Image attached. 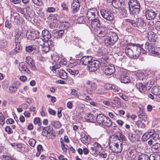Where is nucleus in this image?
Listing matches in <instances>:
<instances>
[{
  "label": "nucleus",
  "mask_w": 160,
  "mask_h": 160,
  "mask_svg": "<svg viewBox=\"0 0 160 160\" xmlns=\"http://www.w3.org/2000/svg\"><path fill=\"white\" fill-rule=\"evenodd\" d=\"M149 156L146 154H142L139 156V160H149Z\"/></svg>",
  "instance_id": "nucleus-47"
},
{
  "label": "nucleus",
  "mask_w": 160,
  "mask_h": 160,
  "mask_svg": "<svg viewBox=\"0 0 160 160\" xmlns=\"http://www.w3.org/2000/svg\"><path fill=\"white\" fill-rule=\"evenodd\" d=\"M81 139L82 142L85 144H88L89 142V140L88 136L85 134H82L81 135Z\"/></svg>",
  "instance_id": "nucleus-34"
},
{
  "label": "nucleus",
  "mask_w": 160,
  "mask_h": 160,
  "mask_svg": "<svg viewBox=\"0 0 160 160\" xmlns=\"http://www.w3.org/2000/svg\"><path fill=\"white\" fill-rule=\"evenodd\" d=\"M120 144L119 146L118 142H113L112 145H110V149L113 152L116 153L120 152L122 150V143H121Z\"/></svg>",
  "instance_id": "nucleus-7"
},
{
  "label": "nucleus",
  "mask_w": 160,
  "mask_h": 160,
  "mask_svg": "<svg viewBox=\"0 0 160 160\" xmlns=\"http://www.w3.org/2000/svg\"><path fill=\"white\" fill-rule=\"evenodd\" d=\"M106 117L102 114H99L96 118V121L98 124L101 125L103 120L105 119Z\"/></svg>",
  "instance_id": "nucleus-27"
},
{
  "label": "nucleus",
  "mask_w": 160,
  "mask_h": 160,
  "mask_svg": "<svg viewBox=\"0 0 160 160\" xmlns=\"http://www.w3.org/2000/svg\"><path fill=\"white\" fill-rule=\"evenodd\" d=\"M33 2L35 4L39 6L42 5V2L41 0H32Z\"/></svg>",
  "instance_id": "nucleus-51"
},
{
  "label": "nucleus",
  "mask_w": 160,
  "mask_h": 160,
  "mask_svg": "<svg viewBox=\"0 0 160 160\" xmlns=\"http://www.w3.org/2000/svg\"><path fill=\"white\" fill-rule=\"evenodd\" d=\"M39 44L42 46V51L45 53L48 52L49 51L50 48L53 46V42L51 40L43 42V43L42 42H39Z\"/></svg>",
  "instance_id": "nucleus-4"
},
{
  "label": "nucleus",
  "mask_w": 160,
  "mask_h": 160,
  "mask_svg": "<svg viewBox=\"0 0 160 160\" xmlns=\"http://www.w3.org/2000/svg\"><path fill=\"white\" fill-rule=\"evenodd\" d=\"M97 84L95 82H92L91 83V89L89 88H87V92L89 94H92V92L94 91L97 88Z\"/></svg>",
  "instance_id": "nucleus-32"
},
{
  "label": "nucleus",
  "mask_w": 160,
  "mask_h": 160,
  "mask_svg": "<svg viewBox=\"0 0 160 160\" xmlns=\"http://www.w3.org/2000/svg\"><path fill=\"white\" fill-rule=\"evenodd\" d=\"M80 6L78 0H73L71 6L73 13H75L79 9Z\"/></svg>",
  "instance_id": "nucleus-20"
},
{
  "label": "nucleus",
  "mask_w": 160,
  "mask_h": 160,
  "mask_svg": "<svg viewBox=\"0 0 160 160\" xmlns=\"http://www.w3.org/2000/svg\"><path fill=\"white\" fill-rule=\"evenodd\" d=\"M133 48L136 49L135 50H133L134 58L138 57L140 55L142 50L143 49L140 46L133 45Z\"/></svg>",
  "instance_id": "nucleus-16"
},
{
  "label": "nucleus",
  "mask_w": 160,
  "mask_h": 160,
  "mask_svg": "<svg viewBox=\"0 0 160 160\" xmlns=\"http://www.w3.org/2000/svg\"><path fill=\"white\" fill-rule=\"evenodd\" d=\"M101 14L102 17L107 20L111 21L114 19V16L110 12L104 9L101 11Z\"/></svg>",
  "instance_id": "nucleus-6"
},
{
  "label": "nucleus",
  "mask_w": 160,
  "mask_h": 160,
  "mask_svg": "<svg viewBox=\"0 0 160 160\" xmlns=\"http://www.w3.org/2000/svg\"><path fill=\"white\" fill-rule=\"evenodd\" d=\"M26 62L29 65L31 68L34 70H36V68L34 65L32 59L29 57H27L26 59Z\"/></svg>",
  "instance_id": "nucleus-23"
},
{
  "label": "nucleus",
  "mask_w": 160,
  "mask_h": 160,
  "mask_svg": "<svg viewBox=\"0 0 160 160\" xmlns=\"http://www.w3.org/2000/svg\"><path fill=\"white\" fill-rule=\"evenodd\" d=\"M111 1L112 6L116 8L120 7L124 3L123 0H111Z\"/></svg>",
  "instance_id": "nucleus-22"
},
{
  "label": "nucleus",
  "mask_w": 160,
  "mask_h": 160,
  "mask_svg": "<svg viewBox=\"0 0 160 160\" xmlns=\"http://www.w3.org/2000/svg\"><path fill=\"white\" fill-rule=\"evenodd\" d=\"M98 29L95 31L97 33L98 36L100 37L104 36L106 33L105 29L102 27H101L100 28V29Z\"/></svg>",
  "instance_id": "nucleus-25"
},
{
  "label": "nucleus",
  "mask_w": 160,
  "mask_h": 160,
  "mask_svg": "<svg viewBox=\"0 0 160 160\" xmlns=\"http://www.w3.org/2000/svg\"><path fill=\"white\" fill-rule=\"evenodd\" d=\"M40 119L39 118H36L34 120V122L35 124H37L39 126H40L42 125V123L41 122Z\"/></svg>",
  "instance_id": "nucleus-49"
},
{
  "label": "nucleus",
  "mask_w": 160,
  "mask_h": 160,
  "mask_svg": "<svg viewBox=\"0 0 160 160\" xmlns=\"http://www.w3.org/2000/svg\"><path fill=\"white\" fill-rule=\"evenodd\" d=\"M151 138L155 142L159 140L160 139V132H158V133H154L151 137Z\"/></svg>",
  "instance_id": "nucleus-37"
},
{
  "label": "nucleus",
  "mask_w": 160,
  "mask_h": 160,
  "mask_svg": "<svg viewBox=\"0 0 160 160\" xmlns=\"http://www.w3.org/2000/svg\"><path fill=\"white\" fill-rule=\"evenodd\" d=\"M113 101L118 105L119 106L121 105L120 99L118 97H115L113 99Z\"/></svg>",
  "instance_id": "nucleus-53"
},
{
  "label": "nucleus",
  "mask_w": 160,
  "mask_h": 160,
  "mask_svg": "<svg viewBox=\"0 0 160 160\" xmlns=\"http://www.w3.org/2000/svg\"><path fill=\"white\" fill-rule=\"evenodd\" d=\"M93 145L98 152L101 151L102 149V148L101 145L98 142H95L93 143Z\"/></svg>",
  "instance_id": "nucleus-39"
},
{
  "label": "nucleus",
  "mask_w": 160,
  "mask_h": 160,
  "mask_svg": "<svg viewBox=\"0 0 160 160\" xmlns=\"http://www.w3.org/2000/svg\"><path fill=\"white\" fill-rule=\"evenodd\" d=\"M64 31L63 30H54L52 32V35L54 38H59L63 35Z\"/></svg>",
  "instance_id": "nucleus-21"
},
{
  "label": "nucleus",
  "mask_w": 160,
  "mask_h": 160,
  "mask_svg": "<svg viewBox=\"0 0 160 160\" xmlns=\"http://www.w3.org/2000/svg\"><path fill=\"white\" fill-rule=\"evenodd\" d=\"M115 68L112 64L106 66L104 69V72L105 74L110 75L114 72Z\"/></svg>",
  "instance_id": "nucleus-15"
},
{
  "label": "nucleus",
  "mask_w": 160,
  "mask_h": 160,
  "mask_svg": "<svg viewBox=\"0 0 160 160\" xmlns=\"http://www.w3.org/2000/svg\"><path fill=\"white\" fill-rule=\"evenodd\" d=\"M151 92L155 95L160 94V86H154L152 88Z\"/></svg>",
  "instance_id": "nucleus-30"
},
{
  "label": "nucleus",
  "mask_w": 160,
  "mask_h": 160,
  "mask_svg": "<svg viewBox=\"0 0 160 160\" xmlns=\"http://www.w3.org/2000/svg\"><path fill=\"white\" fill-rule=\"evenodd\" d=\"M135 125L138 127L141 128H143L145 127L144 124L139 120L136 122Z\"/></svg>",
  "instance_id": "nucleus-45"
},
{
  "label": "nucleus",
  "mask_w": 160,
  "mask_h": 160,
  "mask_svg": "<svg viewBox=\"0 0 160 160\" xmlns=\"http://www.w3.org/2000/svg\"><path fill=\"white\" fill-rule=\"evenodd\" d=\"M42 38L38 39V42H42L43 43V42H47L51 38V35L48 31L46 29L43 30L42 33Z\"/></svg>",
  "instance_id": "nucleus-5"
},
{
  "label": "nucleus",
  "mask_w": 160,
  "mask_h": 160,
  "mask_svg": "<svg viewBox=\"0 0 160 160\" xmlns=\"http://www.w3.org/2000/svg\"><path fill=\"white\" fill-rule=\"evenodd\" d=\"M91 21V27L95 31L100 29V28L101 27L100 26V21L98 19H95Z\"/></svg>",
  "instance_id": "nucleus-14"
},
{
  "label": "nucleus",
  "mask_w": 160,
  "mask_h": 160,
  "mask_svg": "<svg viewBox=\"0 0 160 160\" xmlns=\"http://www.w3.org/2000/svg\"><path fill=\"white\" fill-rule=\"evenodd\" d=\"M98 11L95 8L90 9L87 11V17L89 20H92L98 17Z\"/></svg>",
  "instance_id": "nucleus-3"
},
{
  "label": "nucleus",
  "mask_w": 160,
  "mask_h": 160,
  "mask_svg": "<svg viewBox=\"0 0 160 160\" xmlns=\"http://www.w3.org/2000/svg\"><path fill=\"white\" fill-rule=\"evenodd\" d=\"M5 130L8 134H11L13 132L9 126H6L5 128Z\"/></svg>",
  "instance_id": "nucleus-56"
},
{
  "label": "nucleus",
  "mask_w": 160,
  "mask_h": 160,
  "mask_svg": "<svg viewBox=\"0 0 160 160\" xmlns=\"http://www.w3.org/2000/svg\"><path fill=\"white\" fill-rule=\"evenodd\" d=\"M144 49H143L142 50L146 51V52H148L149 53L151 52L152 50L154 49V47L152 46V45L151 44L149 43H146L144 45Z\"/></svg>",
  "instance_id": "nucleus-26"
},
{
  "label": "nucleus",
  "mask_w": 160,
  "mask_h": 160,
  "mask_svg": "<svg viewBox=\"0 0 160 160\" xmlns=\"http://www.w3.org/2000/svg\"><path fill=\"white\" fill-rule=\"evenodd\" d=\"M92 58L91 56H85L80 59V63L83 65H88L92 60Z\"/></svg>",
  "instance_id": "nucleus-17"
},
{
  "label": "nucleus",
  "mask_w": 160,
  "mask_h": 160,
  "mask_svg": "<svg viewBox=\"0 0 160 160\" xmlns=\"http://www.w3.org/2000/svg\"><path fill=\"white\" fill-rule=\"evenodd\" d=\"M100 65L99 62L97 60L91 61L88 64V70L90 72H94L98 68Z\"/></svg>",
  "instance_id": "nucleus-8"
},
{
  "label": "nucleus",
  "mask_w": 160,
  "mask_h": 160,
  "mask_svg": "<svg viewBox=\"0 0 160 160\" xmlns=\"http://www.w3.org/2000/svg\"><path fill=\"white\" fill-rule=\"evenodd\" d=\"M138 117L144 121H146L147 119V115L145 113L142 112V114L140 113L138 115Z\"/></svg>",
  "instance_id": "nucleus-50"
},
{
  "label": "nucleus",
  "mask_w": 160,
  "mask_h": 160,
  "mask_svg": "<svg viewBox=\"0 0 160 160\" xmlns=\"http://www.w3.org/2000/svg\"><path fill=\"white\" fill-rule=\"evenodd\" d=\"M150 54H151L152 55L155 56H159V57L160 58V56H159V53L158 52L155 51V49L152 50V51L151 53H150Z\"/></svg>",
  "instance_id": "nucleus-59"
},
{
  "label": "nucleus",
  "mask_w": 160,
  "mask_h": 160,
  "mask_svg": "<svg viewBox=\"0 0 160 160\" xmlns=\"http://www.w3.org/2000/svg\"><path fill=\"white\" fill-rule=\"evenodd\" d=\"M151 138V134L149 135L148 133L146 132L142 136V140L143 141H146L149 138Z\"/></svg>",
  "instance_id": "nucleus-44"
},
{
  "label": "nucleus",
  "mask_w": 160,
  "mask_h": 160,
  "mask_svg": "<svg viewBox=\"0 0 160 160\" xmlns=\"http://www.w3.org/2000/svg\"><path fill=\"white\" fill-rule=\"evenodd\" d=\"M120 80L121 82L123 83H128L130 82L131 80L129 74L126 70L122 69L121 71Z\"/></svg>",
  "instance_id": "nucleus-2"
},
{
  "label": "nucleus",
  "mask_w": 160,
  "mask_h": 160,
  "mask_svg": "<svg viewBox=\"0 0 160 160\" xmlns=\"http://www.w3.org/2000/svg\"><path fill=\"white\" fill-rule=\"evenodd\" d=\"M2 160H14V159L11 157H10L8 156H3L2 158Z\"/></svg>",
  "instance_id": "nucleus-63"
},
{
  "label": "nucleus",
  "mask_w": 160,
  "mask_h": 160,
  "mask_svg": "<svg viewBox=\"0 0 160 160\" xmlns=\"http://www.w3.org/2000/svg\"><path fill=\"white\" fill-rule=\"evenodd\" d=\"M60 67V65L58 64L52 67H50V69L54 73H55L57 72V69L59 68Z\"/></svg>",
  "instance_id": "nucleus-43"
},
{
  "label": "nucleus",
  "mask_w": 160,
  "mask_h": 160,
  "mask_svg": "<svg viewBox=\"0 0 160 160\" xmlns=\"http://www.w3.org/2000/svg\"><path fill=\"white\" fill-rule=\"evenodd\" d=\"M148 37L149 40L154 41V38H155V35L153 32H149L148 34Z\"/></svg>",
  "instance_id": "nucleus-38"
},
{
  "label": "nucleus",
  "mask_w": 160,
  "mask_h": 160,
  "mask_svg": "<svg viewBox=\"0 0 160 160\" xmlns=\"http://www.w3.org/2000/svg\"><path fill=\"white\" fill-rule=\"evenodd\" d=\"M40 33L37 31L32 30L26 33V36L28 39L34 40L39 38Z\"/></svg>",
  "instance_id": "nucleus-9"
},
{
  "label": "nucleus",
  "mask_w": 160,
  "mask_h": 160,
  "mask_svg": "<svg viewBox=\"0 0 160 160\" xmlns=\"http://www.w3.org/2000/svg\"><path fill=\"white\" fill-rule=\"evenodd\" d=\"M135 48H133V45L127 46L125 49V52L127 55L129 57L134 58L133 50H135Z\"/></svg>",
  "instance_id": "nucleus-18"
},
{
  "label": "nucleus",
  "mask_w": 160,
  "mask_h": 160,
  "mask_svg": "<svg viewBox=\"0 0 160 160\" xmlns=\"http://www.w3.org/2000/svg\"><path fill=\"white\" fill-rule=\"evenodd\" d=\"M71 94L76 97L78 96V95L77 93V92L75 89H72Z\"/></svg>",
  "instance_id": "nucleus-64"
},
{
  "label": "nucleus",
  "mask_w": 160,
  "mask_h": 160,
  "mask_svg": "<svg viewBox=\"0 0 160 160\" xmlns=\"http://www.w3.org/2000/svg\"><path fill=\"white\" fill-rule=\"evenodd\" d=\"M18 85L16 82L13 83L9 87V91L11 93H15L17 90Z\"/></svg>",
  "instance_id": "nucleus-31"
},
{
  "label": "nucleus",
  "mask_w": 160,
  "mask_h": 160,
  "mask_svg": "<svg viewBox=\"0 0 160 160\" xmlns=\"http://www.w3.org/2000/svg\"><path fill=\"white\" fill-rule=\"evenodd\" d=\"M34 48L32 46H28L26 47V50L27 52H30L33 50Z\"/></svg>",
  "instance_id": "nucleus-60"
},
{
  "label": "nucleus",
  "mask_w": 160,
  "mask_h": 160,
  "mask_svg": "<svg viewBox=\"0 0 160 160\" xmlns=\"http://www.w3.org/2000/svg\"><path fill=\"white\" fill-rule=\"evenodd\" d=\"M103 121L102 123L101 124V125L107 127H109L112 124V123L110 119L107 117H106L105 119Z\"/></svg>",
  "instance_id": "nucleus-35"
},
{
  "label": "nucleus",
  "mask_w": 160,
  "mask_h": 160,
  "mask_svg": "<svg viewBox=\"0 0 160 160\" xmlns=\"http://www.w3.org/2000/svg\"><path fill=\"white\" fill-rule=\"evenodd\" d=\"M160 148V144L158 143H156L152 147V149L155 151H159Z\"/></svg>",
  "instance_id": "nucleus-41"
},
{
  "label": "nucleus",
  "mask_w": 160,
  "mask_h": 160,
  "mask_svg": "<svg viewBox=\"0 0 160 160\" xmlns=\"http://www.w3.org/2000/svg\"><path fill=\"white\" fill-rule=\"evenodd\" d=\"M28 143L31 147H34L35 145L36 141L35 139L33 138H31L29 140Z\"/></svg>",
  "instance_id": "nucleus-52"
},
{
  "label": "nucleus",
  "mask_w": 160,
  "mask_h": 160,
  "mask_svg": "<svg viewBox=\"0 0 160 160\" xmlns=\"http://www.w3.org/2000/svg\"><path fill=\"white\" fill-rule=\"evenodd\" d=\"M4 118L2 113H0V124L3 125L4 123Z\"/></svg>",
  "instance_id": "nucleus-54"
},
{
  "label": "nucleus",
  "mask_w": 160,
  "mask_h": 160,
  "mask_svg": "<svg viewBox=\"0 0 160 160\" xmlns=\"http://www.w3.org/2000/svg\"><path fill=\"white\" fill-rule=\"evenodd\" d=\"M157 13L152 9L147 10L146 12V17L147 19L151 20L154 18Z\"/></svg>",
  "instance_id": "nucleus-19"
},
{
  "label": "nucleus",
  "mask_w": 160,
  "mask_h": 160,
  "mask_svg": "<svg viewBox=\"0 0 160 160\" xmlns=\"http://www.w3.org/2000/svg\"><path fill=\"white\" fill-rule=\"evenodd\" d=\"M129 5L133 9V11L136 10V13H139L140 6L137 0H130Z\"/></svg>",
  "instance_id": "nucleus-11"
},
{
  "label": "nucleus",
  "mask_w": 160,
  "mask_h": 160,
  "mask_svg": "<svg viewBox=\"0 0 160 160\" xmlns=\"http://www.w3.org/2000/svg\"><path fill=\"white\" fill-rule=\"evenodd\" d=\"M68 71L70 74L73 75H77L79 73V71L78 70H73L72 69H68Z\"/></svg>",
  "instance_id": "nucleus-46"
},
{
  "label": "nucleus",
  "mask_w": 160,
  "mask_h": 160,
  "mask_svg": "<svg viewBox=\"0 0 160 160\" xmlns=\"http://www.w3.org/2000/svg\"><path fill=\"white\" fill-rule=\"evenodd\" d=\"M119 96L120 98H121L125 101H128V97L125 95H124L121 93H120L119 94Z\"/></svg>",
  "instance_id": "nucleus-58"
},
{
  "label": "nucleus",
  "mask_w": 160,
  "mask_h": 160,
  "mask_svg": "<svg viewBox=\"0 0 160 160\" xmlns=\"http://www.w3.org/2000/svg\"><path fill=\"white\" fill-rule=\"evenodd\" d=\"M56 8L52 7H48L46 11L48 12H55Z\"/></svg>",
  "instance_id": "nucleus-55"
},
{
  "label": "nucleus",
  "mask_w": 160,
  "mask_h": 160,
  "mask_svg": "<svg viewBox=\"0 0 160 160\" xmlns=\"http://www.w3.org/2000/svg\"><path fill=\"white\" fill-rule=\"evenodd\" d=\"M126 21L129 22L134 27H141L144 24V21L141 18H138L137 19L136 21L130 19H127Z\"/></svg>",
  "instance_id": "nucleus-12"
},
{
  "label": "nucleus",
  "mask_w": 160,
  "mask_h": 160,
  "mask_svg": "<svg viewBox=\"0 0 160 160\" xmlns=\"http://www.w3.org/2000/svg\"><path fill=\"white\" fill-rule=\"evenodd\" d=\"M109 36H105L104 38V42L106 45H113L118 41V36L114 32H111Z\"/></svg>",
  "instance_id": "nucleus-1"
},
{
  "label": "nucleus",
  "mask_w": 160,
  "mask_h": 160,
  "mask_svg": "<svg viewBox=\"0 0 160 160\" xmlns=\"http://www.w3.org/2000/svg\"><path fill=\"white\" fill-rule=\"evenodd\" d=\"M60 26L63 29L67 30L70 27V24L68 22H63L61 23Z\"/></svg>",
  "instance_id": "nucleus-36"
},
{
  "label": "nucleus",
  "mask_w": 160,
  "mask_h": 160,
  "mask_svg": "<svg viewBox=\"0 0 160 160\" xmlns=\"http://www.w3.org/2000/svg\"><path fill=\"white\" fill-rule=\"evenodd\" d=\"M52 124L55 127L59 128L61 126V124L59 121L56 120L53 121L52 122Z\"/></svg>",
  "instance_id": "nucleus-40"
},
{
  "label": "nucleus",
  "mask_w": 160,
  "mask_h": 160,
  "mask_svg": "<svg viewBox=\"0 0 160 160\" xmlns=\"http://www.w3.org/2000/svg\"><path fill=\"white\" fill-rule=\"evenodd\" d=\"M107 92V90H106L105 88L102 86H101L98 88L96 92V93L100 95L105 94Z\"/></svg>",
  "instance_id": "nucleus-33"
},
{
  "label": "nucleus",
  "mask_w": 160,
  "mask_h": 160,
  "mask_svg": "<svg viewBox=\"0 0 160 160\" xmlns=\"http://www.w3.org/2000/svg\"><path fill=\"white\" fill-rule=\"evenodd\" d=\"M78 22L79 23H83L84 22V19L83 17H80L77 19Z\"/></svg>",
  "instance_id": "nucleus-61"
},
{
  "label": "nucleus",
  "mask_w": 160,
  "mask_h": 160,
  "mask_svg": "<svg viewBox=\"0 0 160 160\" xmlns=\"http://www.w3.org/2000/svg\"><path fill=\"white\" fill-rule=\"evenodd\" d=\"M85 120L87 122H93L96 119V117L92 114L90 113L87 114L85 116Z\"/></svg>",
  "instance_id": "nucleus-24"
},
{
  "label": "nucleus",
  "mask_w": 160,
  "mask_h": 160,
  "mask_svg": "<svg viewBox=\"0 0 160 160\" xmlns=\"http://www.w3.org/2000/svg\"><path fill=\"white\" fill-rule=\"evenodd\" d=\"M52 16V19L53 20L54 22L56 24H58L60 21L58 19L57 14H50V16Z\"/></svg>",
  "instance_id": "nucleus-42"
},
{
  "label": "nucleus",
  "mask_w": 160,
  "mask_h": 160,
  "mask_svg": "<svg viewBox=\"0 0 160 160\" xmlns=\"http://www.w3.org/2000/svg\"><path fill=\"white\" fill-rule=\"evenodd\" d=\"M19 70L23 74L27 73L29 76L31 75V72L28 69L26 66L23 62L20 63L19 66Z\"/></svg>",
  "instance_id": "nucleus-13"
},
{
  "label": "nucleus",
  "mask_w": 160,
  "mask_h": 160,
  "mask_svg": "<svg viewBox=\"0 0 160 160\" xmlns=\"http://www.w3.org/2000/svg\"><path fill=\"white\" fill-rule=\"evenodd\" d=\"M58 74L60 76L61 78L65 79H66L67 77V73L63 70L59 69L57 71Z\"/></svg>",
  "instance_id": "nucleus-28"
},
{
  "label": "nucleus",
  "mask_w": 160,
  "mask_h": 160,
  "mask_svg": "<svg viewBox=\"0 0 160 160\" xmlns=\"http://www.w3.org/2000/svg\"><path fill=\"white\" fill-rule=\"evenodd\" d=\"M48 112L50 114L52 115H54L56 114V111L54 110H53L51 108H48Z\"/></svg>",
  "instance_id": "nucleus-62"
},
{
  "label": "nucleus",
  "mask_w": 160,
  "mask_h": 160,
  "mask_svg": "<svg viewBox=\"0 0 160 160\" xmlns=\"http://www.w3.org/2000/svg\"><path fill=\"white\" fill-rule=\"evenodd\" d=\"M148 83L143 84L142 83L138 82L136 84V87L139 91L142 93L144 92L147 89L149 90L151 88V86H148Z\"/></svg>",
  "instance_id": "nucleus-10"
},
{
  "label": "nucleus",
  "mask_w": 160,
  "mask_h": 160,
  "mask_svg": "<svg viewBox=\"0 0 160 160\" xmlns=\"http://www.w3.org/2000/svg\"><path fill=\"white\" fill-rule=\"evenodd\" d=\"M114 85L109 84H107L105 86V88L107 90V89H113Z\"/></svg>",
  "instance_id": "nucleus-57"
},
{
  "label": "nucleus",
  "mask_w": 160,
  "mask_h": 160,
  "mask_svg": "<svg viewBox=\"0 0 160 160\" xmlns=\"http://www.w3.org/2000/svg\"><path fill=\"white\" fill-rule=\"evenodd\" d=\"M21 48L20 46L19 43H16L15 48L10 52V55H13L18 53L20 51Z\"/></svg>",
  "instance_id": "nucleus-29"
},
{
  "label": "nucleus",
  "mask_w": 160,
  "mask_h": 160,
  "mask_svg": "<svg viewBox=\"0 0 160 160\" xmlns=\"http://www.w3.org/2000/svg\"><path fill=\"white\" fill-rule=\"evenodd\" d=\"M60 140H61V139ZM61 143L62 149L63 152H66L67 151V146L64 143L62 139V141L61 140Z\"/></svg>",
  "instance_id": "nucleus-48"
}]
</instances>
